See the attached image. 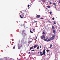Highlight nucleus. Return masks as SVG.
Masks as SVG:
<instances>
[{"label": "nucleus", "instance_id": "obj_1", "mask_svg": "<svg viewBox=\"0 0 60 60\" xmlns=\"http://www.w3.org/2000/svg\"><path fill=\"white\" fill-rule=\"evenodd\" d=\"M45 54L46 52H45V49H44L43 51V53L41 54H40V56H42V55H43L44 54V56H45Z\"/></svg>", "mask_w": 60, "mask_h": 60}, {"label": "nucleus", "instance_id": "obj_2", "mask_svg": "<svg viewBox=\"0 0 60 60\" xmlns=\"http://www.w3.org/2000/svg\"><path fill=\"white\" fill-rule=\"evenodd\" d=\"M41 39L42 40H43V39H45V36L43 35L42 36H41Z\"/></svg>", "mask_w": 60, "mask_h": 60}, {"label": "nucleus", "instance_id": "obj_3", "mask_svg": "<svg viewBox=\"0 0 60 60\" xmlns=\"http://www.w3.org/2000/svg\"><path fill=\"white\" fill-rule=\"evenodd\" d=\"M20 17L22 19H23V17H24V14H21V15H20Z\"/></svg>", "mask_w": 60, "mask_h": 60}, {"label": "nucleus", "instance_id": "obj_4", "mask_svg": "<svg viewBox=\"0 0 60 60\" xmlns=\"http://www.w3.org/2000/svg\"><path fill=\"white\" fill-rule=\"evenodd\" d=\"M40 17V15H37L36 16V18H39Z\"/></svg>", "mask_w": 60, "mask_h": 60}, {"label": "nucleus", "instance_id": "obj_5", "mask_svg": "<svg viewBox=\"0 0 60 60\" xmlns=\"http://www.w3.org/2000/svg\"><path fill=\"white\" fill-rule=\"evenodd\" d=\"M22 47V45H21V46H18V49H20Z\"/></svg>", "mask_w": 60, "mask_h": 60}, {"label": "nucleus", "instance_id": "obj_6", "mask_svg": "<svg viewBox=\"0 0 60 60\" xmlns=\"http://www.w3.org/2000/svg\"><path fill=\"white\" fill-rule=\"evenodd\" d=\"M38 46V45H35L33 47L34 49H35V48H36V47H37Z\"/></svg>", "mask_w": 60, "mask_h": 60}, {"label": "nucleus", "instance_id": "obj_7", "mask_svg": "<svg viewBox=\"0 0 60 60\" xmlns=\"http://www.w3.org/2000/svg\"><path fill=\"white\" fill-rule=\"evenodd\" d=\"M52 29L54 30L55 29V27H54V26H52Z\"/></svg>", "mask_w": 60, "mask_h": 60}, {"label": "nucleus", "instance_id": "obj_8", "mask_svg": "<svg viewBox=\"0 0 60 60\" xmlns=\"http://www.w3.org/2000/svg\"><path fill=\"white\" fill-rule=\"evenodd\" d=\"M51 41V39H48L47 40V42H49V41Z\"/></svg>", "mask_w": 60, "mask_h": 60}, {"label": "nucleus", "instance_id": "obj_9", "mask_svg": "<svg viewBox=\"0 0 60 60\" xmlns=\"http://www.w3.org/2000/svg\"><path fill=\"white\" fill-rule=\"evenodd\" d=\"M52 37L54 39V38H55V35H53L52 36Z\"/></svg>", "mask_w": 60, "mask_h": 60}, {"label": "nucleus", "instance_id": "obj_10", "mask_svg": "<svg viewBox=\"0 0 60 60\" xmlns=\"http://www.w3.org/2000/svg\"><path fill=\"white\" fill-rule=\"evenodd\" d=\"M44 41H47V42H48V40L45 38L44 39Z\"/></svg>", "mask_w": 60, "mask_h": 60}, {"label": "nucleus", "instance_id": "obj_11", "mask_svg": "<svg viewBox=\"0 0 60 60\" xmlns=\"http://www.w3.org/2000/svg\"><path fill=\"white\" fill-rule=\"evenodd\" d=\"M50 39L52 40H54V38H53L52 37L50 38Z\"/></svg>", "mask_w": 60, "mask_h": 60}, {"label": "nucleus", "instance_id": "obj_12", "mask_svg": "<svg viewBox=\"0 0 60 60\" xmlns=\"http://www.w3.org/2000/svg\"><path fill=\"white\" fill-rule=\"evenodd\" d=\"M53 32L55 34H56V30H53Z\"/></svg>", "mask_w": 60, "mask_h": 60}, {"label": "nucleus", "instance_id": "obj_13", "mask_svg": "<svg viewBox=\"0 0 60 60\" xmlns=\"http://www.w3.org/2000/svg\"><path fill=\"white\" fill-rule=\"evenodd\" d=\"M53 46H52V44H50V48H51Z\"/></svg>", "mask_w": 60, "mask_h": 60}, {"label": "nucleus", "instance_id": "obj_14", "mask_svg": "<svg viewBox=\"0 0 60 60\" xmlns=\"http://www.w3.org/2000/svg\"><path fill=\"white\" fill-rule=\"evenodd\" d=\"M33 48V46H32V47H31L30 49V50H31V49H32Z\"/></svg>", "mask_w": 60, "mask_h": 60}, {"label": "nucleus", "instance_id": "obj_15", "mask_svg": "<svg viewBox=\"0 0 60 60\" xmlns=\"http://www.w3.org/2000/svg\"><path fill=\"white\" fill-rule=\"evenodd\" d=\"M22 34H25V33L24 32H25V30H23V31H22Z\"/></svg>", "mask_w": 60, "mask_h": 60}, {"label": "nucleus", "instance_id": "obj_16", "mask_svg": "<svg viewBox=\"0 0 60 60\" xmlns=\"http://www.w3.org/2000/svg\"><path fill=\"white\" fill-rule=\"evenodd\" d=\"M42 34H45V32L43 31Z\"/></svg>", "mask_w": 60, "mask_h": 60}, {"label": "nucleus", "instance_id": "obj_17", "mask_svg": "<svg viewBox=\"0 0 60 60\" xmlns=\"http://www.w3.org/2000/svg\"><path fill=\"white\" fill-rule=\"evenodd\" d=\"M37 49H39V46H38L37 47Z\"/></svg>", "mask_w": 60, "mask_h": 60}, {"label": "nucleus", "instance_id": "obj_18", "mask_svg": "<svg viewBox=\"0 0 60 60\" xmlns=\"http://www.w3.org/2000/svg\"><path fill=\"white\" fill-rule=\"evenodd\" d=\"M52 20H55V18H54V17H53L52 18Z\"/></svg>", "mask_w": 60, "mask_h": 60}, {"label": "nucleus", "instance_id": "obj_19", "mask_svg": "<svg viewBox=\"0 0 60 60\" xmlns=\"http://www.w3.org/2000/svg\"><path fill=\"white\" fill-rule=\"evenodd\" d=\"M30 32L31 33H32V34H33V32H32V31H31V30H30Z\"/></svg>", "mask_w": 60, "mask_h": 60}, {"label": "nucleus", "instance_id": "obj_20", "mask_svg": "<svg viewBox=\"0 0 60 60\" xmlns=\"http://www.w3.org/2000/svg\"><path fill=\"white\" fill-rule=\"evenodd\" d=\"M47 7L48 8H49L50 7V6H47Z\"/></svg>", "mask_w": 60, "mask_h": 60}, {"label": "nucleus", "instance_id": "obj_21", "mask_svg": "<svg viewBox=\"0 0 60 60\" xmlns=\"http://www.w3.org/2000/svg\"><path fill=\"white\" fill-rule=\"evenodd\" d=\"M48 22H49V23H51V21H48Z\"/></svg>", "mask_w": 60, "mask_h": 60}, {"label": "nucleus", "instance_id": "obj_22", "mask_svg": "<svg viewBox=\"0 0 60 60\" xmlns=\"http://www.w3.org/2000/svg\"><path fill=\"white\" fill-rule=\"evenodd\" d=\"M46 51L47 52H49V50L47 49L46 50Z\"/></svg>", "mask_w": 60, "mask_h": 60}, {"label": "nucleus", "instance_id": "obj_23", "mask_svg": "<svg viewBox=\"0 0 60 60\" xmlns=\"http://www.w3.org/2000/svg\"><path fill=\"white\" fill-rule=\"evenodd\" d=\"M42 52L41 51L40 52V54H42Z\"/></svg>", "mask_w": 60, "mask_h": 60}, {"label": "nucleus", "instance_id": "obj_24", "mask_svg": "<svg viewBox=\"0 0 60 60\" xmlns=\"http://www.w3.org/2000/svg\"><path fill=\"white\" fill-rule=\"evenodd\" d=\"M53 24H56V22H54L53 23Z\"/></svg>", "mask_w": 60, "mask_h": 60}, {"label": "nucleus", "instance_id": "obj_25", "mask_svg": "<svg viewBox=\"0 0 60 60\" xmlns=\"http://www.w3.org/2000/svg\"><path fill=\"white\" fill-rule=\"evenodd\" d=\"M15 48V46H14L13 47V49H14Z\"/></svg>", "mask_w": 60, "mask_h": 60}, {"label": "nucleus", "instance_id": "obj_26", "mask_svg": "<svg viewBox=\"0 0 60 60\" xmlns=\"http://www.w3.org/2000/svg\"><path fill=\"white\" fill-rule=\"evenodd\" d=\"M49 4H52V3L51 2H50Z\"/></svg>", "mask_w": 60, "mask_h": 60}, {"label": "nucleus", "instance_id": "obj_27", "mask_svg": "<svg viewBox=\"0 0 60 60\" xmlns=\"http://www.w3.org/2000/svg\"><path fill=\"white\" fill-rule=\"evenodd\" d=\"M53 4H54V5H56V3H53Z\"/></svg>", "mask_w": 60, "mask_h": 60}, {"label": "nucleus", "instance_id": "obj_28", "mask_svg": "<svg viewBox=\"0 0 60 60\" xmlns=\"http://www.w3.org/2000/svg\"><path fill=\"white\" fill-rule=\"evenodd\" d=\"M50 14H52V12H50L49 13Z\"/></svg>", "mask_w": 60, "mask_h": 60}, {"label": "nucleus", "instance_id": "obj_29", "mask_svg": "<svg viewBox=\"0 0 60 60\" xmlns=\"http://www.w3.org/2000/svg\"><path fill=\"white\" fill-rule=\"evenodd\" d=\"M32 51H34V50H32Z\"/></svg>", "mask_w": 60, "mask_h": 60}, {"label": "nucleus", "instance_id": "obj_30", "mask_svg": "<svg viewBox=\"0 0 60 60\" xmlns=\"http://www.w3.org/2000/svg\"><path fill=\"white\" fill-rule=\"evenodd\" d=\"M40 19H43V18H40Z\"/></svg>", "mask_w": 60, "mask_h": 60}, {"label": "nucleus", "instance_id": "obj_31", "mask_svg": "<svg viewBox=\"0 0 60 60\" xmlns=\"http://www.w3.org/2000/svg\"><path fill=\"white\" fill-rule=\"evenodd\" d=\"M45 2V1H43V3H44V2Z\"/></svg>", "mask_w": 60, "mask_h": 60}, {"label": "nucleus", "instance_id": "obj_32", "mask_svg": "<svg viewBox=\"0 0 60 60\" xmlns=\"http://www.w3.org/2000/svg\"><path fill=\"white\" fill-rule=\"evenodd\" d=\"M33 30L34 31V30H35V29H34V28Z\"/></svg>", "mask_w": 60, "mask_h": 60}, {"label": "nucleus", "instance_id": "obj_33", "mask_svg": "<svg viewBox=\"0 0 60 60\" xmlns=\"http://www.w3.org/2000/svg\"><path fill=\"white\" fill-rule=\"evenodd\" d=\"M59 3H60V0L59 1Z\"/></svg>", "mask_w": 60, "mask_h": 60}, {"label": "nucleus", "instance_id": "obj_34", "mask_svg": "<svg viewBox=\"0 0 60 60\" xmlns=\"http://www.w3.org/2000/svg\"><path fill=\"white\" fill-rule=\"evenodd\" d=\"M29 6H30V5H28V7H29Z\"/></svg>", "mask_w": 60, "mask_h": 60}, {"label": "nucleus", "instance_id": "obj_35", "mask_svg": "<svg viewBox=\"0 0 60 60\" xmlns=\"http://www.w3.org/2000/svg\"><path fill=\"white\" fill-rule=\"evenodd\" d=\"M55 8H56V5H55Z\"/></svg>", "mask_w": 60, "mask_h": 60}, {"label": "nucleus", "instance_id": "obj_36", "mask_svg": "<svg viewBox=\"0 0 60 60\" xmlns=\"http://www.w3.org/2000/svg\"><path fill=\"white\" fill-rule=\"evenodd\" d=\"M38 53H40V52H38Z\"/></svg>", "mask_w": 60, "mask_h": 60}, {"label": "nucleus", "instance_id": "obj_37", "mask_svg": "<svg viewBox=\"0 0 60 60\" xmlns=\"http://www.w3.org/2000/svg\"><path fill=\"white\" fill-rule=\"evenodd\" d=\"M37 39V37H36V38L35 39V40H36Z\"/></svg>", "mask_w": 60, "mask_h": 60}, {"label": "nucleus", "instance_id": "obj_38", "mask_svg": "<svg viewBox=\"0 0 60 60\" xmlns=\"http://www.w3.org/2000/svg\"><path fill=\"white\" fill-rule=\"evenodd\" d=\"M40 48H41V46H40Z\"/></svg>", "mask_w": 60, "mask_h": 60}, {"label": "nucleus", "instance_id": "obj_39", "mask_svg": "<svg viewBox=\"0 0 60 60\" xmlns=\"http://www.w3.org/2000/svg\"><path fill=\"white\" fill-rule=\"evenodd\" d=\"M48 48H50V47H49V46L48 47Z\"/></svg>", "mask_w": 60, "mask_h": 60}, {"label": "nucleus", "instance_id": "obj_40", "mask_svg": "<svg viewBox=\"0 0 60 60\" xmlns=\"http://www.w3.org/2000/svg\"><path fill=\"white\" fill-rule=\"evenodd\" d=\"M35 22H37V21H35Z\"/></svg>", "mask_w": 60, "mask_h": 60}, {"label": "nucleus", "instance_id": "obj_41", "mask_svg": "<svg viewBox=\"0 0 60 60\" xmlns=\"http://www.w3.org/2000/svg\"><path fill=\"white\" fill-rule=\"evenodd\" d=\"M21 13H22V12H21Z\"/></svg>", "mask_w": 60, "mask_h": 60}, {"label": "nucleus", "instance_id": "obj_42", "mask_svg": "<svg viewBox=\"0 0 60 60\" xmlns=\"http://www.w3.org/2000/svg\"><path fill=\"white\" fill-rule=\"evenodd\" d=\"M22 13V14H23V13H24V12Z\"/></svg>", "mask_w": 60, "mask_h": 60}, {"label": "nucleus", "instance_id": "obj_43", "mask_svg": "<svg viewBox=\"0 0 60 60\" xmlns=\"http://www.w3.org/2000/svg\"><path fill=\"white\" fill-rule=\"evenodd\" d=\"M25 36H26V35H25Z\"/></svg>", "mask_w": 60, "mask_h": 60}, {"label": "nucleus", "instance_id": "obj_44", "mask_svg": "<svg viewBox=\"0 0 60 60\" xmlns=\"http://www.w3.org/2000/svg\"><path fill=\"white\" fill-rule=\"evenodd\" d=\"M29 53L30 54V52H29Z\"/></svg>", "mask_w": 60, "mask_h": 60}, {"label": "nucleus", "instance_id": "obj_45", "mask_svg": "<svg viewBox=\"0 0 60 60\" xmlns=\"http://www.w3.org/2000/svg\"><path fill=\"white\" fill-rule=\"evenodd\" d=\"M42 1V0H41V1Z\"/></svg>", "mask_w": 60, "mask_h": 60}, {"label": "nucleus", "instance_id": "obj_46", "mask_svg": "<svg viewBox=\"0 0 60 60\" xmlns=\"http://www.w3.org/2000/svg\"><path fill=\"white\" fill-rule=\"evenodd\" d=\"M20 14V13L19 14Z\"/></svg>", "mask_w": 60, "mask_h": 60}]
</instances>
